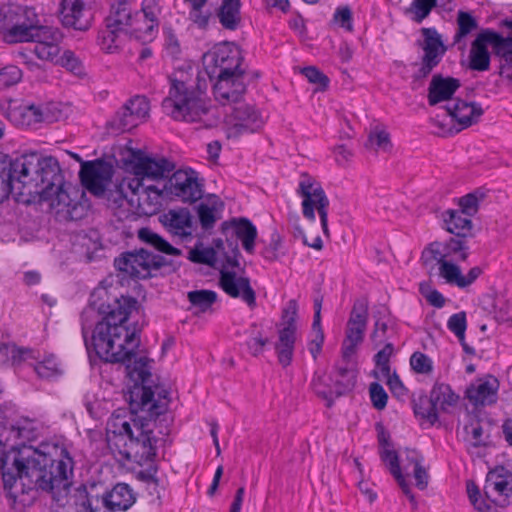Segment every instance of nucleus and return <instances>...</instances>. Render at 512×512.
Here are the masks:
<instances>
[{"label":"nucleus","instance_id":"1","mask_svg":"<svg viewBox=\"0 0 512 512\" xmlns=\"http://www.w3.org/2000/svg\"><path fill=\"white\" fill-rule=\"evenodd\" d=\"M138 309L136 298L123 295L114 298L112 303L99 306L98 311L104 317L93 330L91 345L100 359L109 363H126L135 358L143 325L134 323L129 327L126 322Z\"/></svg>","mask_w":512,"mask_h":512},{"label":"nucleus","instance_id":"2","mask_svg":"<svg viewBox=\"0 0 512 512\" xmlns=\"http://www.w3.org/2000/svg\"><path fill=\"white\" fill-rule=\"evenodd\" d=\"M38 168L33 173L34 192L50 208L60 221H78L87 214V204L81 199L84 192L64 181L58 160L53 156L39 154Z\"/></svg>","mask_w":512,"mask_h":512},{"label":"nucleus","instance_id":"3","mask_svg":"<svg viewBox=\"0 0 512 512\" xmlns=\"http://www.w3.org/2000/svg\"><path fill=\"white\" fill-rule=\"evenodd\" d=\"M137 238L145 247L125 252L115 258L114 266L117 270L140 279L153 277L161 270L169 272L176 270L174 261L167 256L181 255L178 248L172 246L149 227L140 228L137 231Z\"/></svg>","mask_w":512,"mask_h":512},{"label":"nucleus","instance_id":"4","mask_svg":"<svg viewBox=\"0 0 512 512\" xmlns=\"http://www.w3.org/2000/svg\"><path fill=\"white\" fill-rule=\"evenodd\" d=\"M214 244L215 248L196 245L189 251V260L194 263L214 266L218 255L222 256L225 264L220 271L219 283L221 288L230 297H240L250 307L255 306L256 296L255 291L250 285V280L247 277H238L235 272L227 270L228 267L236 268L240 265L238 261L240 252L237 243L235 241H227L225 246L221 239H217L214 241Z\"/></svg>","mask_w":512,"mask_h":512},{"label":"nucleus","instance_id":"5","mask_svg":"<svg viewBox=\"0 0 512 512\" xmlns=\"http://www.w3.org/2000/svg\"><path fill=\"white\" fill-rule=\"evenodd\" d=\"M18 475L28 477L38 489L51 494L53 500L60 502L67 496L73 473V459L66 449L60 450L57 459L48 455H40L31 464L15 458Z\"/></svg>","mask_w":512,"mask_h":512},{"label":"nucleus","instance_id":"6","mask_svg":"<svg viewBox=\"0 0 512 512\" xmlns=\"http://www.w3.org/2000/svg\"><path fill=\"white\" fill-rule=\"evenodd\" d=\"M129 420L119 415H114L108 422V431L113 433L119 441H124V449L120 454L128 461L142 465L152 461L156 456V438L153 436L151 421L142 416L134 415L132 411Z\"/></svg>","mask_w":512,"mask_h":512},{"label":"nucleus","instance_id":"7","mask_svg":"<svg viewBox=\"0 0 512 512\" xmlns=\"http://www.w3.org/2000/svg\"><path fill=\"white\" fill-rule=\"evenodd\" d=\"M201 86H193L177 77L170 78L169 94L162 101L164 113L177 121L202 122L205 127H212L217 119L211 113V107L201 97Z\"/></svg>","mask_w":512,"mask_h":512},{"label":"nucleus","instance_id":"8","mask_svg":"<svg viewBox=\"0 0 512 512\" xmlns=\"http://www.w3.org/2000/svg\"><path fill=\"white\" fill-rule=\"evenodd\" d=\"M39 153L23 154L15 159L0 154V203L12 195L17 202H28L35 190L33 173L38 168Z\"/></svg>","mask_w":512,"mask_h":512},{"label":"nucleus","instance_id":"9","mask_svg":"<svg viewBox=\"0 0 512 512\" xmlns=\"http://www.w3.org/2000/svg\"><path fill=\"white\" fill-rule=\"evenodd\" d=\"M149 359L144 356L135 358L133 363L126 362L127 376L135 383L130 392V407L132 411L147 410L151 417L163 414L168 405V391L155 386L153 389L148 385L151 378Z\"/></svg>","mask_w":512,"mask_h":512},{"label":"nucleus","instance_id":"10","mask_svg":"<svg viewBox=\"0 0 512 512\" xmlns=\"http://www.w3.org/2000/svg\"><path fill=\"white\" fill-rule=\"evenodd\" d=\"M159 9L157 5H144L141 11L132 12L126 0H119L111 6L105 19L106 28L116 29L142 42L151 41L158 31Z\"/></svg>","mask_w":512,"mask_h":512},{"label":"nucleus","instance_id":"11","mask_svg":"<svg viewBox=\"0 0 512 512\" xmlns=\"http://www.w3.org/2000/svg\"><path fill=\"white\" fill-rule=\"evenodd\" d=\"M489 46L499 60V75L512 84V37L510 36L503 37L490 29L481 31L471 44L469 68L476 71L489 69L491 59Z\"/></svg>","mask_w":512,"mask_h":512},{"label":"nucleus","instance_id":"12","mask_svg":"<svg viewBox=\"0 0 512 512\" xmlns=\"http://www.w3.org/2000/svg\"><path fill=\"white\" fill-rule=\"evenodd\" d=\"M114 194V202L118 206H122L125 201L144 215L156 214L161 209L163 200L169 199L168 194L164 192V187L162 189L154 185L144 187L137 177L123 180Z\"/></svg>","mask_w":512,"mask_h":512},{"label":"nucleus","instance_id":"13","mask_svg":"<svg viewBox=\"0 0 512 512\" xmlns=\"http://www.w3.org/2000/svg\"><path fill=\"white\" fill-rule=\"evenodd\" d=\"M243 56L239 47L231 43L215 45L203 55V65L210 80L214 77L246 74L242 67Z\"/></svg>","mask_w":512,"mask_h":512},{"label":"nucleus","instance_id":"14","mask_svg":"<svg viewBox=\"0 0 512 512\" xmlns=\"http://www.w3.org/2000/svg\"><path fill=\"white\" fill-rule=\"evenodd\" d=\"M297 194L303 198L302 213L310 220H315V210H317L322 230L325 235H329L328 230V207L329 199L319 182L307 173L300 175V182Z\"/></svg>","mask_w":512,"mask_h":512},{"label":"nucleus","instance_id":"15","mask_svg":"<svg viewBox=\"0 0 512 512\" xmlns=\"http://www.w3.org/2000/svg\"><path fill=\"white\" fill-rule=\"evenodd\" d=\"M124 163L135 176L150 179L166 178L174 171L175 164L166 158L151 157L139 149H129Z\"/></svg>","mask_w":512,"mask_h":512},{"label":"nucleus","instance_id":"16","mask_svg":"<svg viewBox=\"0 0 512 512\" xmlns=\"http://www.w3.org/2000/svg\"><path fill=\"white\" fill-rule=\"evenodd\" d=\"M297 311V302L292 299L287 303L282 313V321L278 330V341L275 343V350L278 361L283 367L289 366L293 359L297 331Z\"/></svg>","mask_w":512,"mask_h":512},{"label":"nucleus","instance_id":"17","mask_svg":"<svg viewBox=\"0 0 512 512\" xmlns=\"http://www.w3.org/2000/svg\"><path fill=\"white\" fill-rule=\"evenodd\" d=\"M164 192L169 199L177 198L182 202L194 203L203 196V184L194 170L180 169L165 182Z\"/></svg>","mask_w":512,"mask_h":512},{"label":"nucleus","instance_id":"18","mask_svg":"<svg viewBox=\"0 0 512 512\" xmlns=\"http://www.w3.org/2000/svg\"><path fill=\"white\" fill-rule=\"evenodd\" d=\"M447 114L455 121L460 127L458 129L453 130L451 127H446L445 124L438 120H433L434 125H436L440 131L439 134L445 136L447 134L452 135L453 133H457L462 129L468 128L474 124H476L484 111L480 104L476 102H467L461 99H455L451 103H448L445 106Z\"/></svg>","mask_w":512,"mask_h":512},{"label":"nucleus","instance_id":"19","mask_svg":"<svg viewBox=\"0 0 512 512\" xmlns=\"http://www.w3.org/2000/svg\"><path fill=\"white\" fill-rule=\"evenodd\" d=\"M421 32L424 40L419 45L424 55L421 58L419 69L413 76L415 80L426 78L440 63L447 50L441 35L434 28H422Z\"/></svg>","mask_w":512,"mask_h":512},{"label":"nucleus","instance_id":"20","mask_svg":"<svg viewBox=\"0 0 512 512\" xmlns=\"http://www.w3.org/2000/svg\"><path fill=\"white\" fill-rule=\"evenodd\" d=\"M236 104L226 118L228 138H237L244 133H254L263 125L259 112L253 106L245 103Z\"/></svg>","mask_w":512,"mask_h":512},{"label":"nucleus","instance_id":"21","mask_svg":"<svg viewBox=\"0 0 512 512\" xmlns=\"http://www.w3.org/2000/svg\"><path fill=\"white\" fill-rule=\"evenodd\" d=\"M149 111L150 105L146 97L135 96L117 111L111 126L120 132L130 131L148 118Z\"/></svg>","mask_w":512,"mask_h":512},{"label":"nucleus","instance_id":"22","mask_svg":"<svg viewBox=\"0 0 512 512\" xmlns=\"http://www.w3.org/2000/svg\"><path fill=\"white\" fill-rule=\"evenodd\" d=\"M113 166L103 160L88 161L81 164L79 177L82 185L95 196H102L111 182Z\"/></svg>","mask_w":512,"mask_h":512},{"label":"nucleus","instance_id":"23","mask_svg":"<svg viewBox=\"0 0 512 512\" xmlns=\"http://www.w3.org/2000/svg\"><path fill=\"white\" fill-rule=\"evenodd\" d=\"M485 497L499 506H506L512 499V472L504 467H496L486 477Z\"/></svg>","mask_w":512,"mask_h":512},{"label":"nucleus","instance_id":"24","mask_svg":"<svg viewBox=\"0 0 512 512\" xmlns=\"http://www.w3.org/2000/svg\"><path fill=\"white\" fill-rule=\"evenodd\" d=\"M94 19V12L88 0H62L60 21L63 26L75 30H88Z\"/></svg>","mask_w":512,"mask_h":512},{"label":"nucleus","instance_id":"25","mask_svg":"<svg viewBox=\"0 0 512 512\" xmlns=\"http://www.w3.org/2000/svg\"><path fill=\"white\" fill-rule=\"evenodd\" d=\"M63 34L58 28L38 24L31 42L35 43L32 53L42 61L54 62L60 54Z\"/></svg>","mask_w":512,"mask_h":512},{"label":"nucleus","instance_id":"26","mask_svg":"<svg viewBox=\"0 0 512 512\" xmlns=\"http://www.w3.org/2000/svg\"><path fill=\"white\" fill-rule=\"evenodd\" d=\"M241 73L230 76L214 77V97L221 105L238 103L246 92V83Z\"/></svg>","mask_w":512,"mask_h":512},{"label":"nucleus","instance_id":"27","mask_svg":"<svg viewBox=\"0 0 512 512\" xmlns=\"http://www.w3.org/2000/svg\"><path fill=\"white\" fill-rule=\"evenodd\" d=\"M499 384L496 378L489 376L472 382L465 391V396L474 406L491 405L497 400Z\"/></svg>","mask_w":512,"mask_h":512},{"label":"nucleus","instance_id":"28","mask_svg":"<svg viewBox=\"0 0 512 512\" xmlns=\"http://www.w3.org/2000/svg\"><path fill=\"white\" fill-rule=\"evenodd\" d=\"M160 222L167 231L180 239L192 235V216L188 209H171L160 217Z\"/></svg>","mask_w":512,"mask_h":512},{"label":"nucleus","instance_id":"29","mask_svg":"<svg viewBox=\"0 0 512 512\" xmlns=\"http://www.w3.org/2000/svg\"><path fill=\"white\" fill-rule=\"evenodd\" d=\"M460 81L453 77H444L441 74H435L428 87V103L435 106L441 102L449 101L451 103L452 96L460 88Z\"/></svg>","mask_w":512,"mask_h":512},{"label":"nucleus","instance_id":"30","mask_svg":"<svg viewBox=\"0 0 512 512\" xmlns=\"http://www.w3.org/2000/svg\"><path fill=\"white\" fill-rule=\"evenodd\" d=\"M23 15V19L5 30L4 38L8 43L31 42L34 38L39 24L37 15L31 9H25Z\"/></svg>","mask_w":512,"mask_h":512},{"label":"nucleus","instance_id":"31","mask_svg":"<svg viewBox=\"0 0 512 512\" xmlns=\"http://www.w3.org/2000/svg\"><path fill=\"white\" fill-rule=\"evenodd\" d=\"M470 217L460 210L449 209L442 213L446 231L458 237L472 236L473 224Z\"/></svg>","mask_w":512,"mask_h":512},{"label":"nucleus","instance_id":"32","mask_svg":"<svg viewBox=\"0 0 512 512\" xmlns=\"http://www.w3.org/2000/svg\"><path fill=\"white\" fill-rule=\"evenodd\" d=\"M9 118L18 126L30 127L35 124L51 121L43 109L35 105H22L15 107L9 112Z\"/></svg>","mask_w":512,"mask_h":512},{"label":"nucleus","instance_id":"33","mask_svg":"<svg viewBox=\"0 0 512 512\" xmlns=\"http://www.w3.org/2000/svg\"><path fill=\"white\" fill-rule=\"evenodd\" d=\"M135 502V496L128 484L118 483L104 497V504L112 511H124Z\"/></svg>","mask_w":512,"mask_h":512},{"label":"nucleus","instance_id":"34","mask_svg":"<svg viewBox=\"0 0 512 512\" xmlns=\"http://www.w3.org/2000/svg\"><path fill=\"white\" fill-rule=\"evenodd\" d=\"M240 0H222L217 17L223 28L234 31L241 22Z\"/></svg>","mask_w":512,"mask_h":512},{"label":"nucleus","instance_id":"35","mask_svg":"<svg viewBox=\"0 0 512 512\" xmlns=\"http://www.w3.org/2000/svg\"><path fill=\"white\" fill-rule=\"evenodd\" d=\"M430 397L438 413L448 412L449 408L455 406L459 400V396L444 383H436L430 391Z\"/></svg>","mask_w":512,"mask_h":512},{"label":"nucleus","instance_id":"36","mask_svg":"<svg viewBox=\"0 0 512 512\" xmlns=\"http://www.w3.org/2000/svg\"><path fill=\"white\" fill-rule=\"evenodd\" d=\"M234 233L241 240L244 250L250 254L254 253L257 229L247 218L234 219L231 222Z\"/></svg>","mask_w":512,"mask_h":512},{"label":"nucleus","instance_id":"37","mask_svg":"<svg viewBox=\"0 0 512 512\" xmlns=\"http://www.w3.org/2000/svg\"><path fill=\"white\" fill-rule=\"evenodd\" d=\"M345 366H336L335 372L332 376L335 384L336 397H340L347 392L351 391L356 383V371L348 367V361H345Z\"/></svg>","mask_w":512,"mask_h":512},{"label":"nucleus","instance_id":"38","mask_svg":"<svg viewBox=\"0 0 512 512\" xmlns=\"http://www.w3.org/2000/svg\"><path fill=\"white\" fill-rule=\"evenodd\" d=\"M365 148L376 153H390L393 148V144L389 132L384 127L375 126L368 134L365 142Z\"/></svg>","mask_w":512,"mask_h":512},{"label":"nucleus","instance_id":"39","mask_svg":"<svg viewBox=\"0 0 512 512\" xmlns=\"http://www.w3.org/2000/svg\"><path fill=\"white\" fill-rule=\"evenodd\" d=\"M366 327L351 325L347 322L346 337L342 346L343 361H348L355 353L356 347L363 341Z\"/></svg>","mask_w":512,"mask_h":512},{"label":"nucleus","instance_id":"40","mask_svg":"<svg viewBox=\"0 0 512 512\" xmlns=\"http://www.w3.org/2000/svg\"><path fill=\"white\" fill-rule=\"evenodd\" d=\"M422 264L430 269H434V267L441 263L447 261L446 253L444 249V243L439 241H434L430 243L427 247L424 248L421 254Z\"/></svg>","mask_w":512,"mask_h":512},{"label":"nucleus","instance_id":"41","mask_svg":"<svg viewBox=\"0 0 512 512\" xmlns=\"http://www.w3.org/2000/svg\"><path fill=\"white\" fill-rule=\"evenodd\" d=\"M467 237H451L444 242L446 259L456 261H466L469 256V246L466 241Z\"/></svg>","mask_w":512,"mask_h":512},{"label":"nucleus","instance_id":"42","mask_svg":"<svg viewBox=\"0 0 512 512\" xmlns=\"http://www.w3.org/2000/svg\"><path fill=\"white\" fill-rule=\"evenodd\" d=\"M315 393L326 400V406L331 407L336 397L335 384L332 376L320 375L317 376L312 382Z\"/></svg>","mask_w":512,"mask_h":512},{"label":"nucleus","instance_id":"43","mask_svg":"<svg viewBox=\"0 0 512 512\" xmlns=\"http://www.w3.org/2000/svg\"><path fill=\"white\" fill-rule=\"evenodd\" d=\"M464 440L472 447L487 446L489 435L485 433L481 423L478 420H472L464 426Z\"/></svg>","mask_w":512,"mask_h":512},{"label":"nucleus","instance_id":"44","mask_svg":"<svg viewBox=\"0 0 512 512\" xmlns=\"http://www.w3.org/2000/svg\"><path fill=\"white\" fill-rule=\"evenodd\" d=\"M188 300L199 312H206L217 300V294L211 290H195L187 294Z\"/></svg>","mask_w":512,"mask_h":512},{"label":"nucleus","instance_id":"45","mask_svg":"<svg viewBox=\"0 0 512 512\" xmlns=\"http://www.w3.org/2000/svg\"><path fill=\"white\" fill-rule=\"evenodd\" d=\"M458 31L454 36V44H459L473 30L478 28L476 19L468 12L459 11L457 15Z\"/></svg>","mask_w":512,"mask_h":512},{"label":"nucleus","instance_id":"46","mask_svg":"<svg viewBox=\"0 0 512 512\" xmlns=\"http://www.w3.org/2000/svg\"><path fill=\"white\" fill-rule=\"evenodd\" d=\"M414 413L417 417L427 421L431 425L435 424L439 418V413L434 407L430 396L429 398H419L418 403L414 406Z\"/></svg>","mask_w":512,"mask_h":512},{"label":"nucleus","instance_id":"47","mask_svg":"<svg viewBox=\"0 0 512 512\" xmlns=\"http://www.w3.org/2000/svg\"><path fill=\"white\" fill-rule=\"evenodd\" d=\"M369 302L366 297L355 300L348 323L357 326H367Z\"/></svg>","mask_w":512,"mask_h":512},{"label":"nucleus","instance_id":"48","mask_svg":"<svg viewBox=\"0 0 512 512\" xmlns=\"http://www.w3.org/2000/svg\"><path fill=\"white\" fill-rule=\"evenodd\" d=\"M122 36H125L124 33L116 29L106 28L100 36L102 50L107 53L116 52L120 48Z\"/></svg>","mask_w":512,"mask_h":512},{"label":"nucleus","instance_id":"49","mask_svg":"<svg viewBox=\"0 0 512 512\" xmlns=\"http://www.w3.org/2000/svg\"><path fill=\"white\" fill-rule=\"evenodd\" d=\"M485 193L474 191L459 199L460 211L466 213V216H473L477 213L479 202L483 200Z\"/></svg>","mask_w":512,"mask_h":512},{"label":"nucleus","instance_id":"50","mask_svg":"<svg viewBox=\"0 0 512 512\" xmlns=\"http://www.w3.org/2000/svg\"><path fill=\"white\" fill-rule=\"evenodd\" d=\"M439 275L445 279L448 284L456 285L460 288V280L462 278L461 269L452 261L447 260L439 266Z\"/></svg>","mask_w":512,"mask_h":512},{"label":"nucleus","instance_id":"51","mask_svg":"<svg viewBox=\"0 0 512 512\" xmlns=\"http://www.w3.org/2000/svg\"><path fill=\"white\" fill-rule=\"evenodd\" d=\"M466 490L471 504L477 511L488 512L490 510V504L485 499H481L480 490L474 481H467Z\"/></svg>","mask_w":512,"mask_h":512},{"label":"nucleus","instance_id":"52","mask_svg":"<svg viewBox=\"0 0 512 512\" xmlns=\"http://www.w3.org/2000/svg\"><path fill=\"white\" fill-rule=\"evenodd\" d=\"M39 377L49 379L60 373L59 365L54 356H50L37 363L34 367Z\"/></svg>","mask_w":512,"mask_h":512},{"label":"nucleus","instance_id":"53","mask_svg":"<svg viewBox=\"0 0 512 512\" xmlns=\"http://www.w3.org/2000/svg\"><path fill=\"white\" fill-rule=\"evenodd\" d=\"M466 326L467 323L465 312L453 314L447 322L448 329L455 334L460 342H463Z\"/></svg>","mask_w":512,"mask_h":512},{"label":"nucleus","instance_id":"54","mask_svg":"<svg viewBox=\"0 0 512 512\" xmlns=\"http://www.w3.org/2000/svg\"><path fill=\"white\" fill-rule=\"evenodd\" d=\"M369 393L373 407L377 410H383L388 400V395L383 386L378 382H373L370 384Z\"/></svg>","mask_w":512,"mask_h":512},{"label":"nucleus","instance_id":"55","mask_svg":"<svg viewBox=\"0 0 512 512\" xmlns=\"http://www.w3.org/2000/svg\"><path fill=\"white\" fill-rule=\"evenodd\" d=\"M437 5V0H413L412 9L415 12L414 20L421 23Z\"/></svg>","mask_w":512,"mask_h":512},{"label":"nucleus","instance_id":"56","mask_svg":"<svg viewBox=\"0 0 512 512\" xmlns=\"http://www.w3.org/2000/svg\"><path fill=\"white\" fill-rule=\"evenodd\" d=\"M54 62L60 64L61 66L65 67L67 70L75 74L81 72V62L70 50H65L61 56L58 55Z\"/></svg>","mask_w":512,"mask_h":512},{"label":"nucleus","instance_id":"57","mask_svg":"<svg viewBox=\"0 0 512 512\" xmlns=\"http://www.w3.org/2000/svg\"><path fill=\"white\" fill-rule=\"evenodd\" d=\"M281 248V237L277 232L271 234L268 245L264 247L261 254L268 261H275L279 258Z\"/></svg>","mask_w":512,"mask_h":512},{"label":"nucleus","instance_id":"58","mask_svg":"<svg viewBox=\"0 0 512 512\" xmlns=\"http://www.w3.org/2000/svg\"><path fill=\"white\" fill-rule=\"evenodd\" d=\"M22 77L21 70L14 65H8L0 70V84L3 86H12L20 81Z\"/></svg>","mask_w":512,"mask_h":512},{"label":"nucleus","instance_id":"59","mask_svg":"<svg viewBox=\"0 0 512 512\" xmlns=\"http://www.w3.org/2000/svg\"><path fill=\"white\" fill-rule=\"evenodd\" d=\"M410 365L414 371L421 374L429 373L432 370V363L428 356L421 352H415L410 358Z\"/></svg>","mask_w":512,"mask_h":512},{"label":"nucleus","instance_id":"60","mask_svg":"<svg viewBox=\"0 0 512 512\" xmlns=\"http://www.w3.org/2000/svg\"><path fill=\"white\" fill-rule=\"evenodd\" d=\"M333 21L349 32L353 30L352 11L348 6L338 7L333 15Z\"/></svg>","mask_w":512,"mask_h":512},{"label":"nucleus","instance_id":"61","mask_svg":"<svg viewBox=\"0 0 512 512\" xmlns=\"http://www.w3.org/2000/svg\"><path fill=\"white\" fill-rule=\"evenodd\" d=\"M420 293L430 305L436 308H442L445 305L444 296L436 289H431L427 284L420 285Z\"/></svg>","mask_w":512,"mask_h":512},{"label":"nucleus","instance_id":"62","mask_svg":"<svg viewBox=\"0 0 512 512\" xmlns=\"http://www.w3.org/2000/svg\"><path fill=\"white\" fill-rule=\"evenodd\" d=\"M414 461V478L416 480V486L420 490H424L428 484V473L425 468L420 464L419 455L417 452L412 453Z\"/></svg>","mask_w":512,"mask_h":512},{"label":"nucleus","instance_id":"63","mask_svg":"<svg viewBox=\"0 0 512 512\" xmlns=\"http://www.w3.org/2000/svg\"><path fill=\"white\" fill-rule=\"evenodd\" d=\"M302 74L308 79L309 82L318 84L323 89L327 88L329 84L328 77L314 66L303 68Z\"/></svg>","mask_w":512,"mask_h":512},{"label":"nucleus","instance_id":"64","mask_svg":"<svg viewBox=\"0 0 512 512\" xmlns=\"http://www.w3.org/2000/svg\"><path fill=\"white\" fill-rule=\"evenodd\" d=\"M198 216L203 229H210L216 222L215 210L205 204H200L198 207Z\"/></svg>","mask_w":512,"mask_h":512}]
</instances>
